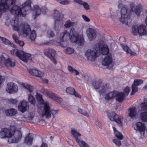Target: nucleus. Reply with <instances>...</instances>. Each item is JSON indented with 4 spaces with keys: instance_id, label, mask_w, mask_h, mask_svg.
Segmentation results:
<instances>
[{
    "instance_id": "412c9836",
    "label": "nucleus",
    "mask_w": 147,
    "mask_h": 147,
    "mask_svg": "<svg viewBox=\"0 0 147 147\" xmlns=\"http://www.w3.org/2000/svg\"><path fill=\"white\" fill-rule=\"evenodd\" d=\"M112 57L111 55H108L106 56L102 61L103 65L106 66L107 68L110 69L112 67Z\"/></svg>"
},
{
    "instance_id": "9d476101",
    "label": "nucleus",
    "mask_w": 147,
    "mask_h": 147,
    "mask_svg": "<svg viewBox=\"0 0 147 147\" xmlns=\"http://www.w3.org/2000/svg\"><path fill=\"white\" fill-rule=\"evenodd\" d=\"M130 92V88L127 86L123 89V92H119L116 91V95L115 96L116 100L119 102H121L125 97L127 96Z\"/></svg>"
},
{
    "instance_id": "f704fd0d",
    "label": "nucleus",
    "mask_w": 147,
    "mask_h": 147,
    "mask_svg": "<svg viewBox=\"0 0 147 147\" xmlns=\"http://www.w3.org/2000/svg\"><path fill=\"white\" fill-rule=\"evenodd\" d=\"M140 117L144 122H147V111L143 112L140 113Z\"/></svg>"
},
{
    "instance_id": "2f4dec72",
    "label": "nucleus",
    "mask_w": 147,
    "mask_h": 147,
    "mask_svg": "<svg viewBox=\"0 0 147 147\" xmlns=\"http://www.w3.org/2000/svg\"><path fill=\"white\" fill-rule=\"evenodd\" d=\"M116 91H113L106 94L104 97L105 99L109 100L115 98L116 95Z\"/></svg>"
},
{
    "instance_id": "69168bd1",
    "label": "nucleus",
    "mask_w": 147,
    "mask_h": 147,
    "mask_svg": "<svg viewBox=\"0 0 147 147\" xmlns=\"http://www.w3.org/2000/svg\"><path fill=\"white\" fill-rule=\"evenodd\" d=\"M144 88L145 90H147V85H146L144 86Z\"/></svg>"
},
{
    "instance_id": "6ab92c4d",
    "label": "nucleus",
    "mask_w": 147,
    "mask_h": 147,
    "mask_svg": "<svg viewBox=\"0 0 147 147\" xmlns=\"http://www.w3.org/2000/svg\"><path fill=\"white\" fill-rule=\"evenodd\" d=\"M123 50L126 51L127 53L130 54L131 55H135L138 53L139 51V48L137 45H135L134 47V49L133 51H132L129 47L124 44H121V45Z\"/></svg>"
},
{
    "instance_id": "393cba45",
    "label": "nucleus",
    "mask_w": 147,
    "mask_h": 147,
    "mask_svg": "<svg viewBox=\"0 0 147 147\" xmlns=\"http://www.w3.org/2000/svg\"><path fill=\"white\" fill-rule=\"evenodd\" d=\"M29 107L27 102L24 100L21 101L18 105L19 111L24 113L27 111Z\"/></svg>"
},
{
    "instance_id": "cd10ccee",
    "label": "nucleus",
    "mask_w": 147,
    "mask_h": 147,
    "mask_svg": "<svg viewBox=\"0 0 147 147\" xmlns=\"http://www.w3.org/2000/svg\"><path fill=\"white\" fill-rule=\"evenodd\" d=\"M31 56L30 54L26 53L23 51V54H20L19 58L23 61L27 62L31 61Z\"/></svg>"
},
{
    "instance_id": "a878e982",
    "label": "nucleus",
    "mask_w": 147,
    "mask_h": 147,
    "mask_svg": "<svg viewBox=\"0 0 147 147\" xmlns=\"http://www.w3.org/2000/svg\"><path fill=\"white\" fill-rule=\"evenodd\" d=\"M135 129L139 131L141 134L143 133L144 135L146 129V125L141 122H137L135 125Z\"/></svg>"
},
{
    "instance_id": "37998d69",
    "label": "nucleus",
    "mask_w": 147,
    "mask_h": 147,
    "mask_svg": "<svg viewBox=\"0 0 147 147\" xmlns=\"http://www.w3.org/2000/svg\"><path fill=\"white\" fill-rule=\"evenodd\" d=\"M28 99L31 104L33 105L35 104V100L34 97L31 94H29L28 95Z\"/></svg>"
},
{
    "instance_id": "aec40b11",
    "label": "nucleus",
    "mask_w": 147,
    "mask_h": 147,
    "mask_svg": "<svg viewBox=\"0 0 147 147\" xmlns=\"http://www.w3.org/2000/svg\"><path fill=\"white\" fill-rule=\"evenodd\" d=\"M18 87L17 85L13 82L8 83L7 85L6 91L10 94L14 93L18 90Z\"/></svg>"
},
{
    "instance_id": "0e129e2a",
    "label": "nucleus",
    "mask_w": 147,
    "mask_h": 147,
    "mask_svg": "<svg viewBox=\"0 0 147 147\" xmlns=\"http://www.w3.org/2000/svg\"><path fill=\"white\" fill-rule=\"evenodd\" d=\"M34 117V116L32 115H31L30 114L29 115L28 117L29 119L30 120H31L32 119V118Z\"/></svg>"
},
{
    "instance_id": "603ef678",
    "label": "nucleus",
    "mask_w": 147,
    "mask_h": 147,
    "mask_svg": "<svg viewBox=\"0 0 147 147\" xmlns=\"http://www.w3.org/2000/svg\"><path fill=\"white\" fill-rule=\"evenodd\" d=\"M70 3V2L68 0L62 1L59 2V3L62 5H66Z\"/></svg>"
},
{
    "instance_id": "de8ad7c7",
    "label": "nucleus",
    "mask_w": 147,
    "mask_h": 147,
    "mask_svg": "<svg viewBox=\"0 0 147 147\" xmlns=\"http://www.w3.org/2000/svg\"><path fill=\"white\" fill-rule=\"evenodd\" d=\"M0 42L3 43L5 44H8L9 42V40L4 37L0 36Z\"/></svg>"
},
{
    "instance_id": "7c9ffc66",
    "label": "nucleus",
    "mask_w": 147,
    "mask_h": 147,
    "mask_svg": "<svg viewBox=\"0 0 147 147\" xmlns=\"http://www.w3.org/2000/svg\"><path fill=\"white\" fill-rule=\"evenodd\" d=\"M74 1L81 5H83L84 9L88 10L90 9V6L86 2L83 1L82 0H74Z\"/></svg>"
},
{
    "instance_id": "473e14b6",
    "label": "nucleus",
    "mask_w": 147,
    "mask_h": 147,
    "mask_svg": "<svg viewBox=\"0 0 147 147\" xmlns=\"http://www.w3.org/2000/svg\"><path fill=\"white\" fill-rule=\"evenodd\" d=\"M134 9H135V11L134 12H135L137 16H139L142 10V5L140 4L137 5Z\"/></svg>"
},
{
    "instance_id": "b1692460",
    "label": "nucleus",
    "mask_w": 147,
    "mask_h": 147,
    "mask_svg": "<svg viewBox=\"0 0 147 147\" xmlns=\"http://www.w3.org/2000/svg\"><path fill=\"white\" fill-rule=\"evenodd\" d=\"M143 83V81L140 79H136L134 80V83L132 85V91L130 94L131 95H133L138 91L137 86L141 85Z\"/></svg>"
},
{
    "instance_id": "2eb2a0df",
    "label": "nucleus",
    "mask_w": 147,
    "mask_h": 147,
    "mask_svg": "<svg viewBox=\"0 0 147 147\" xmlns=\"http://www.w3.org/2000/svg\"><path fill=\"white\" fill-rule=\"evenodd\" d=\"M17 110L13 108L6 109L5 111V113L8 116H13V118L17 121H20L22 119L20 118L21 115H19L17 113Z\"/></svg>"
},
{
    "instance_id": "09e8293b",
    "label": "nucleus",
    "mask_w": 147,
    "mask_h": 147,
    "mask_svg": "<svg viewBox=\"0 0 147 147\" xmlns=\"http://www.w3.org/2000/svg\"><path fill=\"white\" fill-rule=\"evenodd\" d=\"M54 41L53 40H51L49 41H45L44 42H42L41 44V45H53V44Z\"/></svg>"
},
{
    "instance_id": "f3484780",
    "label": "nucleus",
    "mask_w": 147,
    "mask_h": 147,
    "mask_svg": "<svg viewBox=\"0 0 147 147\" xmlns=\"http://www.w3.org/2000/svg\"><path fill=\"white\" fill-rule=\"evenodd\" d=\"M97 51L88 49L86 52L85 56L86 59L91 61H94L97 57Z\"/></svg>"
},
{
    "instance_id": "4468645a",
    "label": "nucleus",
    "mask_w": 147,
    "mask_h": 147,
    "mask_svg": "<svg viewBox=\"0 0 147 147\" xmlns=\"http://www.w3.org/2000/svg\"><path fill=\"white\" fill-rule=\"evenodd\" d=\"M40 92L58 102L60 103L62 101V99L61 98H60L58 96L51 91H49L47 89L42 88L40 90Z\"/></svg>"
},
{
    "instance_id": "c9c22d12",
    "label": "nucleus",
    "mask_w": 147,
    "mask_h": 147,
    "mask_svg": "<svg viewBox=\"0 0 147 147\" xmlns=\"http://www.w3.org/2000/svg\"><path fill=\"white\" fill-rule=\"evenodd\" d=\"M113 128L115 136L119 139L122 140L123 138V135L120 132L118 131L115 127H113Z\"/></svg>"
},
{
    "instance_id": "a18cd8bd",
    "label": "nucleus",
    "mask_w": 147,
    "mask_h": 147,
    "mask_svg": "<svg viewBox=\"0 0 147 147\" xmlns=\"http://www.w3.org/2000/svg\"><path fill=\"white\" fill-rule=\"evenodd\" d=\"M66 51L67 54H71L74 53V50L72 48L68 47L66 49Z\"/></svg>"
},
{
    "instance_id": "4be33fe9",
    "label": "nucleus",
    "mask_w": 147,
    "mask_h": 147,
    "mask_svg": "<svg viewBox=\"0 0 147 147\" xmlns=\"http://www.w3.org/2000/svg\"><path fill=\"white\" fill-rule=\"evenodd\" d=\"M86 33L87 36L90 41H92L95 39L96 35V32L94 29L88 28L86 30Z\"/></svg>"
},
{
    "instance_id": "79ce46f5",
    "label": "nucleus",
    "mask_w": 147,
    "mask_h": 147,
    "mask_svg": "<svg viewBox=\"0 0 147 147\" xmlns=\"http://www.w3.org/2000/svg\"><path fill=\"white\" fill-rule=\"evenodd\" d=\"M66 91L67 93L71 95H73L74 93L75 92V89L71 87H69L67 88Z\"/></svg>"
},
{
    "instance_id": "1a4fd4ad",
    "label": "nucleus",
    "mask_w": 147,
    "mask_h": 147,
    "mask_svg": "<svg viewBox=\"0 0 147 147\" xmlns=\"http://www.w3.org/2000/svg\"><path fill=\"white\" fill-rule=\"evenodd\" d=\"M109 119L112 121H115L117 125L121 126L123 125V117L122 116H118L114 112H107Z\"/></svg>"
},
{
    "instance_id": "58836bf2",
    "label": "nucleus",
    "mask_w": 147,
    "mask_h": 147,
    "mask_svg": "<svg viewBox=\"0 0 147 147\" xmlns=\"http://www.w3.org/2000/svg\"><path fill=\"white\" fill-rule=\"evenodd\" d=\"M75 25V23L69 20H67L64 25L65 28H68L74 26Z\"/></svg>"
},
{
    "instance_id": "4d7b16f0",
    "label": "nucleus",
    "mask_w": 147,
    "mask_h": 147,
    "mask_svg": "<svg viewBox=\"0 0 147 147\" xmlns=\"http://www.w3.org/2000/svg\"><path fill=\"white\" fill-rule=\"evenodd\" d=\"M73 95H74V96L76 98H81V96L79 94L77 93L76 91L74 93V94Z\"/></svg>"
},
{
    "instance_id": "864d4df0",
    "label": "nucleus",
    "mask_w": 147,
    "mask_h": 147,
    "mask_svg": "<svg viewBox=\"0 0 147 147\" xmlns=\"http://www.w3.org/2000/svg\"><path fill=\"white\" fill-rule=\"evenodd\" d=\"M82 17L85 21L86 22H90V19L86 15H82Z\"/></svg>"
},
{
    "instance_id": "e433bc0d",
    "label": "nucleus",
    "mask_w": 147,
    "mask_h": 147,
    "mask_svg": "<svg viewBox=\"0 0 147 147\" xmlns=\"http://www.w3.org/2000/svg\"><path fill=\"white\" fill-rule=\"evenodd\" d=\"M11 53L13 55L19 57L20 54H23V51L18 50L17 49H13L10 51Z\"/></svg>"
},
{
    "instance_id": "49530a36",
    "label": "nucleus",
    "mask_w": 147,
    "mask_h": 147,
    "mask_svg": "<svg viewBox=\"0 0 147 147\" xmlns=\"http://www.w3.org/2000/svg\"><path fill=\"white\" fill-rule=\"evenodd\" d=\"M113 142L118 147H119L121 145V141L117 139H114L113 140Z\"/></svg>"
},
{
    "instance_id": "6e6d98bb",
    "label": "nucleus",
    "mask_w": 147,
    "mask_h": 147,
    "mask_svg": "<svg viewBox=\"0 0 147 147\" xmlns=\"http://www.w3.org/2000/svg\"><path fill=\"white\" fill-rule=\"evenodd\" d=\"M95 124L99 128H100L101 127V124L100 122L98 120H96Z\"/></svg>"
},
{
    "instance_id": "f8f14e48",
    "label": "nucleus",
    "mask_w": 147,
    "mask_h": 147,
    "mask_svg": "<svg viewBox=\"0 0 147 147\" xmlns=\"http://www.w3.org/2000/svg\"><path fill=\"white\" fill-rule=\"evenodd\" d=\"M93 48L96 51H100L103 55L107 54L109 52L108 46L105 45H103V42L102 41L96 44Z\"/></svg>"
},
{
    "instance_id": "72a5a7b5",
    "label": "nucleus",
    "mask_w": 147,
    "mask_h": 147,
    "mask_svg": "<svg viewBox=\"0 0 147 147\" xmlns=\"http://www.w3.org/2000/svg\"><path fill=\"white\" fill-rule=\"evenodd\" d=\"M22 86L23 88L27 90L29 92L31 93L33 91V87L26 83L22 84Z\"/></svg>"
},
{
    "instance_id": "9b49d317",
    "label": "nucleus",
    "mask_w": 147,
    "mask_h": 147,
    "mask_svg": "<svg viewBox=\"0 0 147 147\" xmlns=\"http://www.w3.org/2000/svg\"><path fill=\"white\" fill-rule=\"evenodd\" d=\"M15 63L14 60L9 58L6 59L3 55L0 57V65L1 67L4 65L7 67H13L15 66Z\"/></svg>"
},
{
    "instance_id": "c85d7f7f",
    "label": "nucleus",
    "mask_w": 147,
    "mask_h": 147,
    "mask_svg": "<svg viewBox=\"0 0 147 147\" xmlns=\"http://www.w3.org/2000/svg\"><path fill=\"white\" fill-rule=\"evenodd\" d=\"M128 116L131 119H134L136 118L137 116L138 113L136 108L135 107H133L128 109Z\"/></svg>"
},
{
    "instance_id": "0eeeda50",
    "label": "nucleus",
    "mask_w": 147,
    "mask_h": 147,
    "mask_svg": "<svg viewBox=\"0 0 147 147\" xmlns=\"http://www.w3.org/2000/svg\"><path fill=\"white\" fill-rule=\"evenodd\" d=\"M131 29L132 32L134 35L136 36L138 34L140 36L147 34V28L144 24H134L132 26Z\"/></svg>"
},
{
    "instance_id": "bf43d9fd",
    "label": "nucleus",
    "mask_w": 147,
    "mask_h": 147,
    "mask_svg": "<svg viewBox=\"0 0 147 147\" xmlns=\"http://www.w3.org/2000/svg\"><path fill=\"white\" fill-rule=\"evenodd\" d=\"M101 16L103 17H105L106 18H108L109 16V14L106 13H104V14H101Z\"/></svg>"
},
{
    "instance_id": "bb28decb",
    "label": "nucleus",
    "mask_w": 147,
    "mask_h": 147,
    "mask_svg": "<svg viewBox=\"0 0 147 147\" xmlns=\"http://www.w3.org/2000/svg\"><path fill=\"white\" fill-rule=\"evenodd\" d=\"M28 70L31 75L35 77L41 78L44 75L43 72L36 69H28Z\"/></svg>"
},
{
    "instance_id": "680f3d73",
    "label": "nucleus",
    "mask_w": 147,
    "mask_h": 147,
    "mask_svg": "<svg viewBox=\"0 0 147 147\" xmlns=\"http://www.w3.org/2000/svg\"><path fill=\"white\" fill-rule=\"evenodd\" d=\"M40 147H48L47 144L45 143H42Z\"/></svg>"
},
{
    "instance_id": "3c124183",
    "label": "nucleus",
    "mask_w": 147,
    "mask_h": 147,
    "mask_svg": "<svg viewBox=\"0 0 147 147\" xmlns=\"http://www.w3.org/2000/svg\"><path fill=\"white\" fill-rule=\"evenodd\" d=\"M47 36L49 38L52 37L54 36V34L53 31H49L47 32Z\"/></svg>"
},
{
    "instance_id": "7ed1b4c3",
    "label": "nucleus",
    "mask_w": 147,
    "mask_h": 147,
    "mask_svg": "<svg viewBox=\"0 0 147 147\" xmlns=\"http://www.w3.org/2000/svg\"><path fill=\"white\" fill-rule=\"evenodd\" d=\"M70 32L66 30L60 33L59 37L60 41L65 42L70 38L72 42L76 43L79 45L84 44V41L82 33L79 34L73 27L70 29Z\"/></svg>"
},
{
    "instance_id": "20e7f679",
    "label": "nucleus",
    "mask_w": 147,
    "mask_h": 147,
    "mask_svg": "<svg viewBox=\"0 0 147 147\" xmlns=\"http://www.w3.org/2000/svg\"><path fill=\"white\" fill-rule=\"evenodd\" d=\"M15 126H10L8 128H3L0 131V138H8V142L10 144L17 143L21 140L22 136L21 131H16Z\"/></svg>"
},
{
    "instance_id": "c03bdc74",
    "label": "nucleus",
    "mask_w": 147,
    "mask_h": 147,
    "mask_svg": "<svg viewBox=\"0 0 147 147\" xmlns=\"http://www.w3.org/2000/svg\"><path fill=\"white\" fill-rule=\"evenodd\" d=\"M141 110L143 111H147V102H145L141 104Z\"/></svg>"
},
{
    "instance_id": "ea45409f",
    "label": "nucleus",
    "mask_w": 147,
    "mask_h": 147,
    "mask_svg": "<svg viewBox=\"0 0 147 147\" xmlns=\"http://www.w3.org/2000/svg\"><path fill=\"white\" fill-rule=\"evenodd\" d=\"M127 0H119L117 4V8L120 9L123 6V4H126L128 3Z\"/></svg>"
},
{
    "instance_id": "ddd939ff",
    "label": "nucleus",
    "mask_w": 147,
    "mask_h": 147,
    "mask_svg": "<svg viewBox=\"0 0 147 147\" xmlns=\"http://www.w3.org/2000/svg\"><path fill=\"white\" fill-rule=\"evenodd\" d=\"M92 85L94 88L99 89V92L101 94H102L108 91L109 88L106 85L101 86V83L97 81L94 82Z\"/></svg>"
},
{
    "instance_id": "e2e57ef3",
    "label": "nucleus",
    "mask_w": 147,
    "mask_h": 147,
    "mask_svg": "<svg viewBox=\"0 0 147 147\" xmlns=\"http://www.w3.org/2000/svg\"><path fill=\"white\" fill-rule=\"evenodd\" d=\"M42 81L44 83L46 84H47L48 82V80L47 79H43Z\"/></svg>"
},
{
    "instance_id": "39448f33",
    "label": "nucleus",
    "mask_w": 147,
    "mask_h": 147,
    "mask_svg": "<svg viewBox=\"0 0 147 147\" xmlns=\"http://www.w3.org/2000/svg\"><path fill=\"white\" fill-rule=\"evenodd\" d=\"M36 97L38 103L42 105V107L38 106V111L41 117L45 116L46 118H49L51 117V115L54 116L58 113V111L51 109L49 102L44 101L42 95L40 94L36 93Z\"/></svg>"
},
{
    "instance_id": "c756f323",
    "label": "nucleus",
    "mask_w": 147,
    "mask_h": 147,
    "mask_svg": "<svg viewBox=\"0 0 147 147\" xmlns=\"http://www.w3.org/2000/svg\"><path fill=\"white\" fill-rule=\"evenodd\" d=\"M34 136L33 134H29L27 136L25 137L24 143L27 145H31L33 140Z\"/></svg>"
},
{
    "instance_id": "f03ea898",
    "label": "nucleus",
    "mask_w": 147,
    "mask_h": 147,
    "mask_svg": "<svg viewBox=\"0 0 147 147\" xmlns=\"http://www.w3.org/2000/svg\"><path fill=\"white\" fill-rule=\"evenodd\" d=\"M11 25L13 30L17 32L19 35L27 36L30 33V39L33 41L35 39L36 34L35 31H31L29 26L27 23H22L18 18H15L11 22Z\"/></svg>"
},
{
    "instance_id": "5fc2aeb1",
    "label": "nucleus",
    "mask_w": 147,
    "mask_h": 147,
    "mask_svg": "<svg viewBox=\"0 0 147 147\" xmlns=\"http://www.w3.org/2000/svg\"><path fill=\"white\" fill-rule=\"evenodd\" d=\"M9 102L12 104H16L17 102V100L16 99H11L9 100Z\"/></svg>"
},
{
    "instance_id": "423d86ee",
    "label": "nucleus",
    "mask_w": 147,
    "mask_h": 147,
    "mask_svg": "<svg viewBox=\"0 0 147 147\" xmlns=\"http://www.w3.org/2000/svg\"><path fill=\"white\" fill-rule=\"evenodd\" d=\"M128 3L123 4L121 7V18H120V21L124 23L125 21L127 20L130 18L132 11L134 12V9L136 6V3L134 1H129V0Z\"/></svg>"
},
{
    "instance_id": "a211bd4d",
    "label": "nucleus",
    "mask_w": 147,
    "mask_h": 147,
    "mask_svg": "<svg viewBox=\"0 0 147 147\" xmlns=\"http://www.w3.org/2000/svg\"><path fill=\"white\" fill-rule=\"evenodd\" d=\"M47 11V9L45 7H44L41 9L39 6L37 5H35L33 9L34 14L33 18L34 19H36V17L38 16L40 14L42 11V13H45Z\"/></svg>"
},
{
    "instance_id": "f257e3e1",
    "label": "nucleus",
    "mask_w": 147,
    "mask_h": 147,
    "mask_svg": "<svg viewBox=\"0 0 147 147\" xmlns=\"http://www.w3.org/2000/svg\"><path fill=\"white\" fill-rule=\"evenodd\" d=\"M16 0H0V17L1 12L9 10L11 13L16 16H25L28 11L30 10L31 0H27L19 7L14 5Z\"/></svg>"
},
{
    "instance_id": "13d9d810",
    "label": "nucleus",
    "mask_w": 147,
    "mask_h": 147,
    "mask_svg": "<svg viewBox=\"0 0 147 147\" xmlns=\"http://www.w3.org/2000/svg\"><path fill=\"white\" fill-rule=\"evenodd\" d=\"M17 44L21 47H22L24 45V43L23 41L21 40H19V41L18 42Z\"/></svg>"
},
{
    "instance_id": "5701e85b",
    "label": "nucleus",
    "mask_w": 147,
    "mask_h": 147,
    "mask_svg": "<svg viewBox=\"0 0 147 147\" xmlns=\"http://www.w3.org/2000/svg\"><path fill=\"white\" fill-rule=\"evenodd\" d=\"M56 53V51L53 49H49L48 51L44 52L45 54L49 58L54 64L57 63V61L54 57Z\"/></svg>"
},
{
    "instance_id": "6e6552de",
    "label": "nucleus",
    "mask_w": 147,
    "mask_h": 147,
    "mask_svg": "<svg viewBox=\"0 0 147 147\" xmlns=\"http://www.w3.org/2000/svg\"><path fill=\"white\" fill-rule=\"evenodd\" d=\"M71 133L80 146L89 147L84 141L81 140V136L82 135L77 130L74 128L71 129Z\"/></svg>"
},
{
    "instance_id": "052dcab7",
    "label": "nucleus",
    "mask_w": 147,
    "mask_h": 147,
    "mask_svg": "<svg viewBox=\"0 0 147 147\" xmlns=\"http://www.w3.org/2000/svg\"><path fill=\"white\" fill-rule=\"evenodd\" d=\"M9 42L8 43V44H5L6 45H9L11 47H15L13 43H11L9 40Z\"/></svg>"
},
{
    "instance_id": "dca6fc26",
    "label": "nucleus",
    "mask_w": 147,
    "mask_h": 147,
    "mask_svg": "<svg viewBox=\"0 0 147 147\" xmlns=\"http://www.w3.org/2000/svg\"><path fill=\"white\" fill-rule=\"evenodd\" d=\"M54 16L55 20V29L56 31H59L61 28L62 23L60 20V13L57 10L55 11Z\"/></svg>"
},
{
    "instance_id": "4c0bfd02",
    "label": "nucleus",
    "mask_w": 147,
    "mask_h": 147,
    "mask_svg": "<svg viewBox=\"0 0 147 147\" xmlns=\"http://www.w3.org/2000/svg\"><path fill=\"white\" fill-rule=\"evenodd\" d=\"M68 69L69 71L73 75L77 76L79 74L78 71L76 70L73 69L71 66H68Z\"/></svg>"
},
{
    "instance_id": "a19ab883",
    "label": "nucleus",
    "mask_w": 147,
    "mask_h": 147,
    "mask_svg": "<svg viewBox=\"0 0 147 147\" xmlns=\"http://www.w3.org/2000/svg\"><path fill=\"white\" fill-rule=\"evenodd\" d=\"M78 111L80 114H82L87 117H88L89 116V113L85 110L79 108L78 109Z\"/></svg>"
},
{
    "instance_id": "8fccbe9b",
    "label": "nucleus",
    "mask_w": 147,
    "mask_h": 147,
    "mask_svg": "<svg viewBox=\"0 0 147 147\" xmlns=\"http://www.w3.org/2000/svg\"><path fill=\"white\" fill-rule=\"evenodd\" d=\"M12 37L15 42L17 43L19 41L18 38L16 34H13L12 35Z\"/></svg>"
}]
</instances>
